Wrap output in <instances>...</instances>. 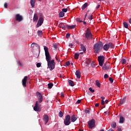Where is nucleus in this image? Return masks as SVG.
<instances>
[{
  "label": "nucleus",
  "instance_id": "nucleus-38",
  "mask_svg": "<svg viewBox=\"0 0 131 131\" xmlns=\"http://www.w3.org/2000/svg\"><path fill=\"white\" fill-rule=\"evenodd\" d=\"M48 89H52L53 88V85H54V84L52 83H50L48 84Z\"/></svg>",
  "mask_w": 131,
  "mask_h": 131
},
{
  "label": "nucleus",
  "instance_id": "nucleus-45",
  "mask_svg": "<svg viewBox=\"0 0 131 131\" xmlns=\"http://www.w3.org/2000/svg\"><path fill=\"white\" fill-rule=\"evenodd\" d=\"M89 91H90L91 93H95V90H93V88H89Z\"/></svg>",
  "mask_w": 131,
  "mask_h": 131
},
{
  "label": "nucleus",
  "instance_id": "nucleus-23",
  "mask_svg": "<svg viewBox=\"0 0 131 131\" xmlns=\"http://www.w3.org/2000/svg\"><path fill=\"white\" fill-rule=\"evenodd\" d=\"M107 45H108V48H110L111 49H114V48H115L113 43L111 42H109Z\"/></svg>",
  "mask_w": 131,
  "mask_h": 131
},
{
  "label": "nucleus",
  "instance_id": "nucleus-10",
  "mask_svg": "<svg viewBox=\"0 0 131 131\" xmlns=\"http://www.w3.org/2000/svg\"><path fill=\"white\" fill-rule=\"evenodd\" d=\"M28 76H25L22 79L21 82L23 86L26 87V83L27 82Z\"/></svg>",
  "mask_w": 131,
  "mask_h": 131
},
{
  "label": "nucleus",
  "instance_id": "nucleus-20",
  "mask_svg": "<svg viewBox=\"0 0 131 131\" xmlns=\"http://www.w3.org/2000/svg\"><path fill=\"white\" fill-rule=\"evenodd\" d=\"M126 100V97H124L122 99H121L120 101V105H123L124 103H125Z\"/></svg>",
  "mask_w": 131,
  "mask_h": 131
},
{
  "label": "nucleus",
  "instance_id": "nucleus-63",
  "mask_svg": "<svg viewBox=\"0 0 131 131\" xmlns=\"http://www.w3.org/2000/svg\"><path fill=\"white\" fill-rule=\"evenodd\" d=\"M99 8H100V5H97L96 7L97 10H98V9H99Z\"/></svg>",
  "mask_w": 131,
  "mask_h": 131
},
{
  "label": "nucleus",
  "instance_id": "nucleus-33",
  "mask_svg": "<svg viewBox=\"0 0 131 131\" xmlns=\"http://www.w3.org/2000/svg\"><path fill=\"white\" fill-rule=\"evenodd\" d=\"M123 24L125 28H128V24H127V23L124 22L123 23Z\"/></svg>",
  "mask_w": 131,
  "mask_h": 131
},
{
  "label": "nucleus",
  "instance_id": "nucleus-35",
  "mask_svg": "<svg viewBox=\"0 0 131 131\" xmlns=\"http://www.w3.org/2000/svg\"><path fill=\"white\" fill-rule=\"evenodd\" d=\"M64 115V114L63 113V112L60 111L58 114L59 117L62 118V117Z\"/></svg>",
  "mask_w": 131,
  "mask_h": 131
},
{
  "label": "nucleus",
  "instance_id": "nucleus-59",
  "mask_svg": "<svg viewBox=\"0 0 131 131\" xmlns=\"http://www.w3.org/2000/svg\"><path fill=\"white\" fill-rule=\"evenodd\" d=\"M101 105H105V101L103 100H101Z\"/></svg>",
  "mask_w": 131,
  "mask_h": 131
},
{
  "label": "nucleus",
  "instance_id": "nucleus-28",
  "mask_svg": "<svg viewBox=\"0 0 131 131\" xmlns=\"http://www.w3.org/2000/svg\"><path fill=\"white\" fill-rule=\"evenodd\" d=\"M88 6H89L88 3H85V4H84L82 6V10H84V9H85V8L88 7Z\"/></svg>",
  "mask_w": 131,
  "mask_h": 131
},
{
  "label": "nucleus",
  "instance_id": "nucleus-1",
  "mask_svg": "<svg viewBox=\"0 0 131 131\" xmlns=\"http://www.w3.org/2000/svg\"><path fill=\"white\" fill-rule=\"evenodd\" d=\"M93 49L95 54H99L103 50V43L101 41H99L94 44Z\"/></svg>",
  "mask_w": 131,
  "mask_h": 131
},
{
  "label": "nucleus",
  "instance_id": "nucleus-13",
  "mask_svg": "<svg viewBox=\"0 0 131 131\" xmlns=\"http://www.w3.org/2000/svg\"><path fill=\"white\" fill-rule=\"evenodd\" d=\"M66 25H67V24L61 23L59 24L58 27H59L60 28H62V29H63V30H65L67 27Z\"/></svg>",
  "mask_w": 131,
  "mask_h": 131
},
{
  "label": "nucleus",
  "instance_id": "nucleus-3",
  "mask_svg": "<svg viewBox=\"0 0 131 131\" xmlns=\"http://www.w3.org/2000/svg\"><path fill=\"white\" fill-rule=\"evenodd\" d=\"M44 50L45 52L46 61L49 62L52 59V57H51L50 52H49V48L47 46H44Z\"/></svg>",
  "mask_w": 131,
  "mask_h": 131
},
{
  "label": "nucleus",
  "instance_id": "nucleus-16",
  "mask_svg": "<svg viewBox=\"0 0 131 131\" xmlns=\"http://www.w3.org/2000/svg\"><path fill=\"white\" fill-rule=\"evenodd\" d=\"M75 74L77 78H80V77H81V73H80V71H79V70H77L76 71Z\"/></svg>",
  "mask_w": 131,
  "mask_h": 131
},
{
  "label": "nucleus",
  "instance_id": "nucleus-15",
  "mask_svg": "<svg viewBox=\"0 0 131 131\" xmlns=\"http://www.w3.org/2000/svg\"><path fill=\"white\" fill-rule=\"evenodd\" d=\"M66 27L68 29H74L76 27V25L69 26L68 25H66Z\"/></svg>",
  "mask_w": 131,
  "mask_h": 131
},
{
  "label": "nucleus",
  "instance_id": "nucleus-60",
  "mask_svg": "<svg viewBox=\"0 0 131 131\" xmlns=\"http://www.w3.org/2000/svg\"><path fill=\"white\" fill-rule=\"evenodd\" d=\"M69 47H70L71 48H72V47H73V45L71 43H69Z\"/></svg>",
  "mask_w": 131,
  "mask_h": 131
},
{
  "label": "nucleus",
  "instance_id": "nucleus-43",
  "mask_svg": "<svg viewBox=\"0 0 131 131\" xmlns=\"http://www.w3.org/2000/svg\"><path fill=\"white\" fill-rule=\"evenodd\" d=\"M76 21H77L78 22H79V23H82V20H80V18H77L76 19Z\"/></svg>",
  "mask_w": 131,
  "mask_h": 131
},
{
  "label": "nucleus",
  "instance_id": "nucleus-22",
  "mask_svg": "<svg viewBox=\"0 0 131 131\" xmlns=\"http://www.w3.org/2000/svg\"><path fill=\"white\" fill-rule=\"evenodd\" d=\"M103 50L104 51H108V50H109V46L108 45V44H105L103 46Z\"/></svg>",
  "mask_w": 131,
  "mask_h": 131
},
{
  "label": "nucleus",
  "instance_id": "nucleus-42",
  "mask_svg": "<svg viewBox=\"0 0 131 131\" xmlns=\"http://www.w3.org/2000/svg\"><path fill=\"white\" fill-rule=\"evenodd\" d=\"M67 11H68V9L67 8H63L62 9V12H63V13H66Z\"/></svg>",
  "mask_w": 131,
  "mask_h": 131
},
{
  "label": "nucleus",
  "instance_id": "nucleus-40",
  "mask_svg": "<svg viewBox=\"0 0 131 131\" xmlns=\"http://www.w3.org/2000/svg\"><path fill=\"white\" fill-rule=\"evenodd\" d=\"M121 63L122 64H126V60H125V59L123 58L121 60Z\"/></svg>",
  "mask_w": 131,
  "mask_h": 131
},
{
  "label": "nucleus",
  "instance_id": "nucleus-39",
  "mask_svg": "<svg viewBox=\"0 0 131 131\" xmlns=\"http://www.w3.org/2000/svg\"><path fill=\"white\" fill-rule=\"evenodd\" d=\"M112 127L113 128H115V127H116V122H113L112 124Z\"/></svg>",
  "mask_w": 131,
  "mask_h": 131
},
{
  "label": "nucleus",
  "instance_id": "nucleus-54",
  "mask_svg": "<svg viewBox=\"0 0 131 131\" xmlns=\"http://www.w3.org/2000/svg\"><path fill=\"white\" fill-rule=\"evenodd\" d=\"M32 14H33V10H30V13H29V14H30L31 16H32Z\"/></svg>",
  "mask_w": 131,
  "mask_h": 131
},
{
  "label": "nucleus",
  "instance_id": "nucleus-5",
  "mask_svg": "<svg viewBox=\"0 0 131 131\" xmlns=\"http://www.w3.org/2000/svg\"><path fill=\"white\" fill-rule=\"evenodd\" d=\"M33 110L36 112H40L41 111V104L38 101H36Z\"/></svg>",
  "mask_w": 131,
  "mask_h": 131
},
{
  "label": "nucleus",
  "instance_id": "nucleus-64",
  "mask_svg": "<svg viewBox=\"0 0 131 131\" xmlns=\"http://www.w3.org/2000/svg\"><path fill=\"white\" fill-rule=\"evenodd\" d=\"M128 22H129V24H131V18L129 19Z\"/></svg>",
  "mask_w": 131,
  "mask_h": 131
},
{
  "label": "nucleus",
  "instance_id": "nucleus-27",
  "mask_svg": "<svg viewBox=\"0 0 131 131\" xmlns=\"http://www.w3.org/2000/svg\"><path fill=\"white\" fill-rule=\"evenodd\" d=\"M96 85H97V86H98V88L101 87V83H100V81L98 80H97L96 81Z\"/></svg>",
  "mask_w": 131,
  "mask_h": 131
},
{
  "label": "nucleus",
  "instance_id": "nucleus-8",
  "mask_svg": "<svg viewBox=\"0 0 131 131\" xmlns=\"http://www.w3.org/2000/svg\"><path fill=\"white\" fill-rule=\"evenodd\" d=\"M42 23H43V18L39 17L37 24L36 26V28H38V27L41 26V25H42Z\"/></svg>",
  "mask_w": 131,
  "mask_h": 131
},
{
  "label": "nucleus",
  "instance_id": "nucleus-49",
  "mask_svg": "<svg viewBox=\"0 0 131 131\" xmlns=\"http://www.w3.org/2000/svg\"><path fill=\"white\" fill-rule=\"evenodd\" d=\"M30 4H31L32 8H33V0H31Z\"/></svg>",
  "mask_w": 131,
  "mask_h": 131
},
{
  "label": "nucleus",
  "instance_id": "nucleus-52",
  "mask_svg": "<svg viewBox=\"0 0 131 131\" xmlns=\"http://www.w3.org/2000/svg\"><path fill=\"white\" fill-rule=\"evenodd\" d=\"M4 8H5L6 9H7V8H8V4L7 3H5Z\"/></svg>",
  "mask_w": 131,
  "mask_h": 131
},
{
  "label": "nucleus",
  "instance_id": "nucleus-61",
  "mask_svg": "<svg viewBox=\"0 0 131 131\" xmlns=\"http://www.w3.org/2000/svg\"><path fill=\"white\" fill-rule=\"evenodd\" d=\"M86 16H88V13H86V14H85L84 21H85V18H86Z\"/></svg>",
  "mask_w": 131,
  "mask_h": 131
},
{
  "label": "nucleus",
  "instance_id": "nucleus-55",
  "mask_svg": "<svg viewBox=\"0 0 131 131\" xmlns=\"http://www.w3.org/2000/svg\"><path fill=\"white\" fill-rule=\"evenodd\" d=\"M88 19H89V20H93V15H91L90 16H89Z\"/></svg>",
  "mask_w": 131,
  "mask_h": 131
},
{
  "label": "nucleus",
  "instance_id": "nucleus-36",
  "mask_svg": "<svg viewBox=\"0 0 131 131\" xmlns=\"http://www.w3.org/2000/svg\"><path fill=\"white\" fill-rule=\"evenodd\" d=\"M53 47L55 49L57 50L58 49V45L56 43L53 44Z\"/></svg>",
  "mask_w": 131,
  "mask_h": 131
},
{
  "label": "nucleus",
  "instance_id": "nucleus-24",
  "mask_svg": "<svg viewBox=\"0 0 131 131\" xmlns=\"http://www.w3.org/2000/svg\"><path fill=\"white\" fill-rule=\"evenodd\" d=\"M124 123V118L122 116L120 117L119 123Z\"/></svg>",
  "mask_w": 131,
  "mask_h": 131
},
{
  "label": "nucleus",
  "instance_id": "nucleus-37",
  "mask_svg": "<svg viewBox=\"0 0 131 131\" xmlns=\"http://www.w3.org/2000/svg\"><path fill=\"white\" fill-rule=\"evenodd\" d=\"M43 101V97L38 98V102L41 103Z\"/></svg>",
  "mask_w": 131,
  "mask_h": 131
},
{
  "label": "nucleus",
  "instance_id": "nucleus-11",
  "mask_svg": "<svg viewBox=\"0 0 131 131\" xmlns=\"http://www.w3.org/2000/svg\"><path fill=\"white\" fill-rule=\"evenodd\" d=\"M109 62H106L104 63V66L102 67V69L103 70H109L110 69V66H109Z\"/></svg>",
  "mask_w": 131,
  "mask_h": 131
},
{
  "label": "nucleus",
  "instance_id": "nucleus-46",
  "mask_svg": "<svg viewBox=\"0 0 131 131\" xmlns=\"http://www.w3.org/2000/svg\"><path fill=\"white\" fill-rule=\"evenodd\" d=\"M85 113L86 114H90V113H91V111L90 110H85Z\"/></svg>",
  "mask_w": 131,
  "mask_h": 131
},
{
  "label": "nucleus",
  "instance_id": "nucleus-50",
  "mask_svg": "<svg viewBox=\"0 0 131 131\" xmlns=\"http://www.w3.org/2000/svg\"><path fill=\"white\" fill-rule=\"evenodd\" d=\"M69 37H70V34L67 33L66 34V38H69Z\"/></svg>",
  "mask_w": 131,
  "mask_h": 131
},
{
  "label": "nucleus",
  "instance_id": "nucleus-4",
  "mask_svg": "<svg viewBox=\"0 0 131 131\" xmlns=\"http://www.w3.org/2000/svg\"><path fill=\"white\" fill-rule=\"evenodd\" d=\"M85 37L88 40H92V39H93V34H92V32H91L89 29H87L86 30Z\"/></svg>",
  "mask_w": 131,
  "mask_h": 131
},
{
  "label": "nucleus",
  "instance_id": "nucleus-31",
  "mask_svg": "<svg viewBox=\"0 0 131 131\" xmlns=\"http://www.w3.org/2000/svg\"><path fill=\"white\" fill-rule=\"evenodd\" d=\"M37 34L38 36L41 37V36H42V31H38Z\"/></svg>",
  "mask_w": 131,
  "mask_h": 131
},
{
  "label": "nucleus",
  "instance_id": "nucleus-62",
  "mask_svg": "<svg viewBox=\"0 0 131 131\" xmlns=\"http://www.w3.org/2000/svg\"><path fill=\"white\" fill-rule=\"evenodd\" d=\"M100 105V104H99V103H96V104H95V107H99V105Z\"/></svg>",
  "mask_w": 131,
  "mask_h": 131
},
{
  "label": "nucleus",
  "instance_id": "nucleus-26",
  "mask_svg": "<svg viewBox=\"0 0 131 131\" xmlns=\"http://www.w3.org/2000/svg\"><path fill=\"white\" fill-rule=\"evenodd\" d=\"M65 15V13L62 11H61L59 13V18H63V16Z\"/></svg>",
  "mask_w": 131,
  "mask_h": 131
},
{
  "label": "nucleus",
  "instance_id": "nucleus-25",
  "mask_svg": "<svg viewBox=\"0 0 131 131\" xmlns=\"http://www.w3.org/2000/svg\"><path fill=\"white\" fill-rule=\"evenodd\" d=\"M38 20V16L36 13H35L33 17V21H37Z\"/></svg>",
  "mask_w": 131,
  "mask_h": 131
},
{
  "label": "nucleus",
  "instance_id": "nucleus-32",
  "mask_svg": "<svg viewBox=\"0 0 131 131\" xmlns=\"http://www.w3.org/2000/svg\"><path fill=\"white\" fill-rule=\"evenodd\" d=\"M91 66L92 68H95L96 67V62L92 61L91 63Z\"/></svg>",
  "mask_w": 131,
  "mask_h": 131
},
{
  "label": "nucleus",
  "instance_id": "nucleus-2",
  "mask_svg": "<svg viewBox=\"0 0 131 131\" xmlns=\"http://www.w3.org/2000/svg\"><path fill=\"white\" fill-rule=\"evenodd\" d=\"M48 63V68H49L50 71H52L55 69V67L56 66V62H55V60L52 59L49 61H47Z\"/></svg>",
  "mask_w": 131,
  "mask_h": 131
},
{
  "label": "nucleus",
  "instance_id": "nucleus-29",
  "mask_svg": "<svg viewBox=\"0 0 131 131\" xmlns=\"http://www.w3.org/2000/svg\"><path fill=\"white\" fill-rule=\"evenodd\" d=\"M33 46L34 47H36V48H37V49H38V50L40 49V47H39V45H38V44L35 42H33Z\"/></svg>",
  "mask_w": 131,
  "mask_h": 131
},
{
  "label": "nucleus",
  "instance_id": "nucleus-21",
  "mask_svg": "<svg viewBox=\"0 0 131 131\" xmlns=\"http://www.w3.org/2000/svg\"><path fill=\"white\" fill-rule=\"evenodd\" d=\"M68 82H69V85L70 86H74V82H73V81L71 80H69Z\"/></svg>",
  "mask_w": 131,
  "mask_h": 131
},
{
  "label": "nucleus",
  "instance_id": "nucleus-30",
  "mask_svg": "<svg viewBox=\"0 0 131 131\" xmlns=\"http://www.w3.org/2000/svg\"><path fill=\"white\" fill-rule=\"evenodd\" d=\"M91 60L90 59H87V61H86V66L87 67H89V65H90V63H91Z\"/></svg>",
  "mask_w": 131,
  "mask_h": 131
},
{
  "label": "nucleus",
  "instance_id": "nucleus-48",
  "mask_svg": "<svg viewBox=\"0 0 131 131\" xmlns=\"http://www.w3.org/2000/svg\"><path fill=\"white\" fill-rule=\"evenodd\" d=\"M109 80H110L111 83H113V78H112V77H110Z\"/></svg>",
  "mask_w": 131,
  "mask_h": 131
},
{
  "label": "nucleus",
  "instance_id": "nucleus-14",
  "mask_svg": "<svg viewBox=\"0 0 131 131\" xmlns=\"http://www.w3.org/2000/svg\"><path fill=\"white\" fill-rule=\"evenodd\" d=\"M72 122H75L77 120V117L74 115H72L71 118Z\"/></svg>",
  "mask_w": 131,
  "mask_h": 131
},
{
  "label": "nucleus",
  "instance_id": "nucleus-56",
  "mask_svg": "<svg viewBox=\"0 0 131 131\" xmlns=\"http://www.w3.org/2000/svg\"><path fill=\"white\" fill-rule=\"evenodd\" d=\"M81 102V100H78L76 102V104H80Z\"/></svg>",
  "mask_w": 131,
  "mask_h": 131
},
{
  "label": "nucleus",
  "instance_id": "nucleus-12",
  "mask_svg": "<svg viewBox=\"0 0 131 131\" xmlns=\"http://www.w3.org/2000/svg\"><path fill=\"white\" fill-rule=\"evenodd\" d=\"M49 116L48 115L45 114L43 116V120L45 121V124H47L49 122Z\"/></svg>",
  "mask_w": 131,
  "mask_h": 131
},
{
  "label": "nucleus",
  "instance_id": "nucleus-19",
  "mask_svg": "<svg viewBox=\"0 0 131 131\" xmlns=\"http://www.w3.org/2000/svg\"><path fill=\"white\" fill-rule=\"evenodd\" d=\"M80 48L83 52H85L86 51V48H85V46H83V44H80Z\"/></svg>",
  "mask_w": 131,
  "mask_h": 131
},
{
  "label": "nucleus",
  "instance_id": "nucleus-47",
  "mask_svg": "<svg viewBox=\"0 0 131 131\" xmlns=\"http://www.w3.org/2000/svg\"><path fill=\"white\" fill-rule=\"evenodd\" d=\"M108 77H109V75H108V74H105L104 75V78L105 79L108 78Z\"/></svg>",
  "mask_w": 131,
  "mask_h": 131
},
{
  "label": "nucleus",
  "instance_id": "nucleus-34",
  "mask_svg": "<svg viewBox=\"0 0 131 131\" xmlns=\"http://www.w3.org/2000/svg\"><path fill=\"white\" fill-rule=\"evenodd\" d=\"M79 57V54L78 53H75L74 55V58L76 60H77Z\"/></svg>",
  "mask_w": 131,
  "mask_h": 131
},
{
  "label": "nucleus",
  "instance_id": "nucleus-6",
  "mask_svg": "<svg viewBox=\"0 0 131 131\" xmlns=\"http://www.w3.org/2000/svg\"><path fill=\"white\" fill-rule=\"evenodd\" d=\"M88 124L89 128H93V127H95V126L96 125V121L95 119H92L88 121Z\"/></svg>",
  "mask_w": 131,
  "mask_h": 131
},
{
  "label": "nucleus",
  "instance_id": "nucleus-51",
  "mask_svg": "<svg viewBox=\"0 0 131 131\" xmlns=\"http://www.w3.org/2000/svg\"><path fill=\"white\" fill-rule=\"evenodd\" d=\"M61 95V98H65V96L64 95V93H63L62 92L60 94Z\"/></svg>",
  "mask_w": 131,
  "mask_h": 131
},
{
  "label": "nucleus",
  "instance_id": "nucleus-44",
  "mask_svg": "<svg viewBox=\"0 0 131 131\" xmlns=\"http://www.w3.org/2000/svg\"><path fill=\"white\" fill-rule=\"evenodd\" d=\"M98 62H99V65L102 67V66H103V64H104V61H98Z\"/></svg>",
  "mask_w": 131,
  "mask_h": 131
},
{
  "label": "nucleus",
  "instance_id": "nucleus-7",
  "mask_svg": "<svg viewBox=\"0 0 131 131\" xmlns=\"http://www.w3.org/2000/svg\"><path fill=\"white\" fill-rule=\"evenodd\" d=\"M71 118L70 117V115H68L66 116L65 119L64 120V124L66 125H69V124H70V123H71V122L70 121Z\"/></svg>",
  "mask_w": 131,
  "mask_h": 131
},
{
  "label": "nucleus",
  "instance_id": "nucleus-17",
  "mask_svg": "<svg viewBox=\"0 0 131 131\" xmlns=\"http://www.w3.org/2000/svg\"><path fill=\"white\" fill-rule=\"evenodd\" d=\"M98 61H105V57L103 56H100L98 57Z\"/></svg>",
  "mask_w": 131,
  "mask_h": 131
},
{
  "label": "nucleus",
  "instance_id": "nucleus-18",
  "mask_svg": "<svg viewBox=\"0 0 131 131\" xmlns=\"http://www.w3.org/2000/svg\"><path fill=\"white\" fill-rule=\"evenodd\" d=\"M36 96L37 99H39V98H43L42 97V95H41V93L38 92H37L36 93Z\"/></svg>",
  "mask_w": 131,
  "mask_h": 131
},
{
  "label": "nucleus",
  "instance_id": "nucleus-53",
  "mask_svg": "<svg viewBox=\"0 0 131 131\" xmlns=\"http://www.w3.org/2000/svg\"><path fill=\"white\" fill-rule=\"evenodd\" d=\"M39 53L38 54H35L34 55V57H35V58H38V56H39Z\"/></svg>",
  "mask_w": 131,
  "mask_h": 131
},
{
  "label": "nucleus",
  "instance_id": "nucleus-41",
  "mask_svg": "<svg viewBox=\"0 0 131 131\" xmlns=\"http://www.w3.org/2000/svg\"><path fill=\"white\" fill-rule=\"evenodd\" d=\"M36 67H37V68H39V67H41V63L40 62L37 63Z\"/></svg>",
  "mask_w": 131,
  "mask_h": 131
},
{
  "label": "nucleus",
  "instance_id": "nucleus-57",
  "mask_svg": "<svg viewBox=\"0 0 131 131\" xmlns=\"http://www.w3.org/2000/svg\"><path fill=\"white\" fill-rule=\"evenodd\" d=\"M117 128H118V131H122L120 126H118Z\"/></svg>",
  "mask_w": 131,
  "mask_h": 131
},
{
  "label": "nucleus",
  "instance_id": "nucleus-58",
  "mask_svg": "<svg viewBox=\"0 0 131 131\" xmlns=\"http://www.w3.org/2000/svg\"><path fill=\"white\" fill-rule=\"evenodd\" d=\"M70 65V61H67L66 62V66H69Z\"/></svg>",
  "mask_w": 131,
  "mask_h": 131
},
{
  "label": "nucleus",
  "instance_id": "nucleus-9",
  "mask_svg": "<svg viewBox=\"0 0 131 131\" xmlns=\"http://www.w3.org/2000/svg\"><path fill=\"white\" fill-rule=\"evenodd\" d=\"M15 20L18 21V22H21L23 20V16L19 14H17L15 15Z\"/></svg>",
  "mask_w": 131,
  "mask_h": 131
}]
</instances>
